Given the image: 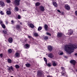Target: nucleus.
<instances>
[{
  "label": "nucleus",
  "instance_id": "nucleus-6",
  "mask_svg": "<svg viewBox=\"0 0 77 77\" xmlns=\"http://www.w3.org/2000/svg\"><path fill=\"white\" fill-rule=\"evenodd\" d=\"M65 8L67 10H69L70 9V7L68 5H66L65 6Z\"/></svg>",
  "mask_w": 77,
  "mask_h": 77
},
{
  "label": "nucleus",
  "instance_id": "nucleus-34",
  "mask_svg": "<svg viewBox=\"0 0 77 77\" xmlns=\"http://www.w3.org/2000/svg\"><path fill=\"white\" fill-rule=\"evenodd\" d=\"M8 63H11L12 62L11 60L10 59H8Z\"/></svg>",
  "mask_w": 77,
  "mask_h": 77
},
{
  "label": "nucleus",
  "instance_id": "nucleus-49",
  "mask_svg": "<svg viewBox=\"0 0 77 77\" xmlns=\"http://www.w3.org/2000/svg\"><path fill=\"white\" fill-rule=\"evenodd\" d=\"M75 56H77V53H75Z\"/></svg>",
  "mask_w": 77,
  "mask_h": 77
},
{
  "label": "nucleus",
  "instance_id": "nucleus-2",
  "mask_svg": "<svg viewBox=\"0 0 77 77\" xmlns=\"http://www.w3.org/2000/svg\"><path fill=\"white\" fill-rule=\"evenodd\" d=\"M52 65L53 66H57L58 63H57L55 61H52Z\"/></svg>",
  "mask_w": 77,
  "mask_h": 77
},
{
  "label": "nucleus",
  "instance_id": "nucleus-26",
  "mask_svg": "<svg viewBox=\"0 0 77 77\" xmlns=\"http://www.w3.org/2000/svg\"><path fill=\"white\" fill-rule=\"evenodd\" d=\"M1 26L3 28V29H5L6 26H5V25L3 24V23H2V24H1Z\"/></svg>",
  "mask_w": 77,
  "mask_h": 77
},
{
  "label": "nucleus",
  "instance_id": "nucleus-41",
  "mask_svg": "<svg viewBox=\"0 0 77 77\" xmlns=\"http://www.w3.org/2000/svg\"><path fill=\"white\" fill-rule=\"evenodd\" d=\"M17 17L18 19H20L21 18V16L20 15H18Z\"/></svg>",
  "mask_w": 77,
  "mask_h": 77
},
{
  "label": "nucleus",
  "instance_id": "nucleus-7",
  "mask_svg": "<svg viewBox=\"0 0 77 77\" xmlns=\"http://www.w3.org/2000/svg\"><path fill=\"white\" fill-rule=\"evenodd\" d=\"M48 57L49 58H53L54 57V55L51 53H50L48 54Z\"/></svg>",
  "mask_w": 77,
  "mask_h": 77
},
{
  "label": "nucleus",
  "instance_id": "nucleus-30",
  "mask_svg": "<svg viewBox=\"0 0 77 77\" xmlns=\"http://www.w3.org/2000/svg\"><path fill=\"white\" fill-rule=\"evenodd\" d=\"M15 10L16 11H18V7H15Z\"/></svg>",
  "mask_w": 77,
  "mask_h": 77
},
{
  "label": "nucleus",
  "instance_id": "nucleus-33",
  "mask_svg": "<svg viewBox=\"0 0 77 77\" xmlns=\"http://www.w3.org/2000/svg\"><path fill=\"white\" fill-rule=\"evenodd\" d=\"M48 36H45L44 37V39H45L46 40H47L48 39Z\"/></svg>",
  "mask_w": 77,
  "mask_h": 77
},
{
  "label": "nucleus",
  "instance_id": "nucleus-35",
  "mask_svg": "<svg viewBox=\"0 0 77 77\" xmlns=\"http://www.w3.org/2000/svg\"><path fill=\"white\" fill-rule=\"evenodd\" d=\"M47 66H51V63H48L47 64Z\"/></svg>",
  "mask_w": 77,
  "mask_h": 77
},
{
  "label": "nucleus",
  "instance_id": "nucleus-52",
  "mask_svg": "<svg viewBox=\"0 0 77 77\" xmlns=\"http://www.w3.org/2000/svg\"><path fill=\"white\" fill-rule=\"evenodd\" d=\"M22 11H26V10H24V9H23V10H22Z\"/></svg>",
  "mask_w": 77,
  "mask_h": 77
},
{
  "label": "nucleus",
  "instance_id": "nucleus-17",
  "mask_svg": "<svg viewBox=\"0 0 77 77\" xmlns=\"http://www.w3.org/2000/svg\"><path fill=\"white\" fill-rule=\"evenodd\" d=\"M62 35V34L61 33L58 32L57 34V36L58 37H61Z\"/></svg>",
  "mask_w": 77,
  "mask_h": 77
},
{
  "label": "nucleus",
  "instance_id": "nucleus-50",
  "mask_svg": "<svg viewBox=\"0 0 77 77\" xmlns=\"http://www.w3.org/2000/svg\"><path fill=\"white\" fill-rule=\"evenodd\" d=\"M56 1V0H52V2H55Z\"/></svg>",
  "mask_w": 77,
  "mask_h": 77
},
{
  "label": "nucleus",
  "instance_id": "nucleus-13",
  "mask_svg": "<svg viewBox=\"0 0 77 77\" xmlns=\"http://www.w3.org/2000/svg\"><path fill=\"white\" fill-rule=\"evenodd\" d=\"M40 9L41 11H44L45 9H44V8L42 6L40 7Z\"/></svg>",
  "mask_w": 77,
  "mask_h": 77
},
{
  "label": "nucleus",
  "instance_id": "nucleus-55",
  "mask_svg": "<svg viewBox=\"0 0 77 77\" xmlns=\"http://www.w3.org/2000/svg\"><path fill=\"white\" fill-rule=\"evenodd\" d=\"M34 1L35 0H34Z\"/></svg>",
  "mask_w": 77,
  "mask_h": 77
},
{
  "label": "nucleus",
  "instance_id": "nucleus-36",
  "mask_svg": "<svg viewBox=\"0 0 77 77\" xmlns=\"http://www.w3.org/2000/svg\"><path fill=\"white\" fill-rule=\"evenodd\" d=\"M61 69L63 71H65V68H64V67H61Z\"/></svg>",
  "mask_w": 77,
  "mask_h": 77
},
{
  "label": "nucleus",
  "instance_id": "nucleus-20",
  "mask_svg": "<svg viewBox=\"0 0 77 77\" xmlns=\"http://www.w3.org/2000/svg\"><path fill=\"white\" fill-rule=\"evenodd\" d=\"M16 28L17 30L20 29V26L18 25H17L16 26Z\"/></svg>",
  "mask_w": 77,
  "mask_h": 77
},
{
  "label": "nucleus",
  "instance_id": "nucleus-4",
  "mask_svg": "<svg viewBox=\"0 0 77 77\" xmlns=\"http://www.w3.org/2000/svg\"><path fill=\"white\" fill-rule=\"evenodd\" d=\"M68 33L69 35H71L73 33V31L71 29L69 30Z\"/></svg>",
  "mask_w": 77,
  "mask_h": 77
},
{
  "label": "nucleus",
  "instance_id": "nucleus-53",
  "mask_svg": "<svg viewBox=\"0 0 77 77\" xmlns=\"http://www.w3.org/2000/svg\"><path fill=\"white\" fill-rule=\"evenodd\" d=\"M63 14V13H62V14Z\"/></svg>",
  "mask_w": 77,
  "mask_h": 77
},
{
  "label": "nucleus",
  "instance_id": "nucleus-31",
  "mask_svg": "<svg viewBox=\"0 0 77 77\" xmlns=\"http://www.w3.org/2000/svg\"><path fill=\"white\" fill-rule=\"evenodd\" d=\"M34 36H38V33H34Z\"/></svg>",
  "mask_w": 77,
  "mask_h": 77
},
{
  "label": "nucleus",
  "instance_id": "nucleus-19",
  "mask_svg": "<svg viewBox=\"0 0 77 77\" xmlns=\"http://www.w3.org/2000/svg\"><path fill=\"white\" fill-rule=\"evenodd\" d=\"M48 28V26L47 25H45V30H47Z\"/></svg>",
  "mask_w": 77,
  "mask_h": 77
},
{
  "label": "nucleus",
  "instance_id": "nucleus-38",
  "mask_svg": "<svg viewBox=\"0 0 77 77\" xmlns=\"http://www.w3.org/2000/svg\"><path fill=\"white\" fill-rule=\"evenodd\" d=\"M6 2L7 3H11V0H6Z\"/></svg>",
  "mask_w": 77,
  "mask_h": 77
},
{
  "label": "nucleus",
  "instance_id": "nucleus-48",
  "mask_svg": "<svg viewBox=\"0 0 77 77\" xmlns=\"http://www.w3.org/2000/svg\"><path fill=\"white\" fill-rule=\"evenodd\" d=\"M28 37L29 38H31V36H28Z\"/></svg>",
  "mask_w": 77,
  "mask_h": 77
},
{
  "label": "nucleus",
  "instance_id": "nucleus-51",
  "mask_svg": "<svg viewBox=\"0 0 77 77\" xmlns=\"http://www.w3.org/2000/svg\"><path fill=\"white\" fill-rule=\"evenodd\" d=\"M20 24L21 25H22V24H23V23L22 22H20Z\"/></svg>",
  "mask_w": 77,
  "mask_h": 77
},
{
  "label": "nucleus",
  "instance_id": "nucleus-8",
  "mask_svg": "<svg viewBox=\"0 0 77 77\" xmlns=\"http://www.w3.org/2000/svg\"><path fill=\"white\" fill-rule=\"evenodd\" d=\"M18 52H19V51H17V52L15 54V56H16V57H19L20 55V54L18 53Z\"/></svg>",
  "mask_w": 77,
  "mask_h": 77
},
{
  "label": "nucleus",
  "instance_id": "nucleus-10",
  "mask_svg": "<svg viewBox=\"0 0 77 77\" xmlns=\"http://www.w3.org/2000/svg\"><path fill=\"white\" fill-rule=\"evenodd\" d=\"M70 63H72V64H73V65H75L76 63V61H75V60H71L70 62Z\"/></svg>",
  "mask_w": 77,
  "mask_h": 77
},
{
  "label": "nucleus",
  "instance_id": "nucleus-39",
  "mask_svg": "<svg viewBox=\"0 0 77 77\" xmlns=\"http://www.w3.org/2000/svg\"><path fill=\"white\" fill-rule=\"evenodd\" d=\"M0 24H1V25L3 24V21H2V20H0Z\"/></svg>",
  "mask_w": 77,
  "mask_h": 77
},
{
  "label": "nucleus",
  "instance_id": "nucleus-12",
  "mask_svg": "<svg viewBox=\"0 0 77 77\" xmlns=\"http://www.w3.org/2000/svg\"><path fill=\"white\" fill-rule=\"evenodd\" d=\"M29 44H25L24 45V48H29Z\"/></svg>",
  "mask_w": 77,
  "mask_h": 77
},
{
  "label": "nucleus",
  "instance_id": "nucleus-9",
  "mask_svg": "<svg viewBox=\"0 0 77 77\" xmlns=\"http://www.w3.org/2000/svg\"><path fill=\"white\" fill-rule=\"evenodd\" d=\"M28 26H29V27H31V28H34V25H33V24L32 23H29L28 24Z\"/></svg>",
  "mask_w": 77,
  "mask_h": 77
},
{
  "label": "nucleus",
  "instance_id": "nucleus-47",
  "mask_svg": "<svg viewBox=\"0 0 77 77\" xmlns=\"http://www.w3.org/2000/svg\"><path fill=\"white\" fill-rule=\"evenodd\" d=\"M57 11H58V12H59L60 13V12H60V10H57Z\"/></svg>",
  "mask_w": 77,
  "mask_h": 77
},
{
  "label": "nucleus",
  "instance_id": "nucleus-42",
  "mask_svg": "<svg viewBox=\"0 0 77 77\" xmlns=\"http://www.w3.org/2000/svg\"><path fill=\"white\" fill-rule=\"evenodd\" d=\"M0 56L1 57H3V54H0Z\"/></svg>",
  "mask_w": 77,
  "mask_h": 77
},
{
  "label": "nucleus",
  "instance_id": "nucleus-15",
  "mask_svg": "<svg viewBox=\"0 0 77 77\" xmlns=\"http://www.w3.org/2000/svg\"><path fill=\"white\" fill-rule=\"evenodd\" d=\"M0 5L1 6H4L5 5V2L3 1H0Z\"/></svg>",
  "mask_w": 77,
  "mask_h": 77
},
{
  "label": "nucleus",
  "instance_id": "nucleus-43",
  "mask_svg": "<svg viewBox=\"0 0 77 77\" xmlns=\"http://www.w3.org/2000/svg\"><path fill=\"white\" fill-rule=\"evenodd\" d=\"M40 74H41V72H38V75H40Z\"/></svg>",
  "mask_w": 77,
  "mask_h": 77
},
{
  "label": "nucleus",
  "instance_id": "nucleus-25",
  "mask_svg": "<svg viewBox=\"0 0 77 77\" xmlns=\"http://www.w3.org/2000/svg\"><path fill=\"white\" fill-rule=\"evenodd\" d=\"M39 5H40V3H39V2H38L36 3L35 4V6H39Z\"/></svg>",
  "mask_w": 77,
  "mask_h": 77
},
{
  "label": "nucleus",
  "instance_id": "nucleus-37",
  "mask_svg": "<svg viewBox=\"0 0 77 77\" xmlns=\"http://www.w3.org/2000/svg\"><path fill=\"white\" fill-rule=\"evenodd\" d=\"M0 14H1V15H4V12H3V11H1L0 12Z\"/></svg>",
  "mask_w": 77,
  "mask_h": 77
},
{
  "label": "nucleus",
  "instance_id": "nucleus-16",
  "mask_svg": "<svg viewBox=\"0 0 77 77\" xmlns=\"http://www.w3.org/2000/svg\"><path fill=\"white\" fill-rule=\"evenodd\" d=\"M53 5L55 7H57L58 6L57 3L55 2H54V1L53 2Z\"/></svg>",
  "mask_w": 77,
  "mask_h": 77
},
{
  "label": "nucleus",
  "instance_id": "nucleus-18",
  "mask_svg": "<svg viewBox=\"0 0 77 77\" xmlns=\"http://www.w3.org/2000/svg\"><path fill=\"white\" fill-rule=\"evenodd\" d=\"M7 31H8L7 29H4L2 32L5 34H6V33H7Z\"/></svg>",
  "mask_w": 77,
  "mask_h": 77
},
{
  "label": "nucleus",
  "instance_id": "nucleus-21",
  "mask_svg": "<svg viewBox=\"0 0 77 77\" xmlns=\"http://www.w3.org/2000/svg\"><path fill=\"white\" fill-rule=\"evenodd\" d=\"M7 15H11V12L10 11H7Z\"/></svg>",
  "mask_w": 77,
  "mask_h": 77
},
{
  "label": "nucleus",
  "instance_id": "nucleus-1",
  "mask_svg": "<svg viewBox=\"0 0 77 77\" xmlns=\"http://www.w3.org/2000/svg\"><path fill=\"white\" fill-rule=\"evenodd\" d=\"M77 45L76 44H73L70 45H66L64 46V50L68 53L71 54V53L73 52L74 48H77Z\"/></svg>",
  "mask_w": 77,
  "mask_h": 77
},
{
  "label": "nucleus",
  "instance_id": "nucleus-22",
  "mask_svg": "<svg viewBox=\"0 0 77 77\" xmlns=\"http://www.w3.org/2000/svg\"><path fill=\"white\" fill-rule=\"evenodd\" d=\"M58 53L59 55H62L63 54V53L62 51H60Z\"/></svg>",
  "mask_w": 77,
  "mask_h": 77
},
{
  "label": "nucleus",
  "instance_id": "nucleus-28",
  "mask_svg": "<svg viewBox=\"0 0 77 77\" xmlns=\"http://www.w3.org/2000/svg\"><path fill=\"white\" fill-rule=\"evenodd\" d=\"M26 66L27 67H29L30 66V64L27 63L26 64Z\"/></svg>",
  "mask_w": 77,
  "mask_h": 77
},
{
  "label": "nucleus",
  "instance_id": "nucleus-14",
  "mask_svg": "<svg viewBox=\"0 0 77 77\" xmlns=\"http://www.w3.org/2000/svg\"><path fill=\"white\" fill-rule=\"evenodd\" d=\"M8 41L9 42H10V43H12V41H13L12 38H9L8 39Z\"/></svg>",
  "mask_w": 77,
  "mask_h": 77
},
{
  "label": "nucleus",
  "instance_id": "nucleus-44",
  "mask_svg": "<svg viewBox=\"0 0 77 77\" xmlns=\"http://www.w3.org/2000/svg\"><path fill=\"white\" fill-rule=\"evenodd\" d=\"M61 74L63 75H64V74H65V73H63V72H62Z\"/></svg>",
  "mask_w": 77,
  "mask_h": 77
},
{
  "label": "nucleus",
  "instance_id": "nucleus-3",
  "mask_svg": "<svg viewBox=\"0 0 77 77\" xmlns=\"http://www.w3.org/2000/svg\"><path fill=\"white\" fill-rule=\"evenodd\" d=\"M20 0H15L14 1V3L17 6H18L19 5H20Z\"/></svg>",
  "mask_w": 77,
  "mask_h": 77
},
{
  "label": "nucleus",
  "instance_id": "nucleus-27",
  "mask_svg": "<svg viewBox=\"0 0 77 77\" xmlns=\"http://www.w3.org/2000/svg\"><path fill=\"white\" fill-rule=\"evenodd\" d=\"M44 60L45 62H46V65H47V59L45 58H44Z\"/></svg>",
  "mask_w": 77,
  "mask_h": 77
},
{
  "label": "nucleus",
  "instance_id": "nucleus-54",
  "mask_svg": "<svg viewBox=\"0 0 77 77\" xmlns=\"http://www.w3.org/2000/svg\"><path fill=\"white\" fill-rule=\"evenodd\" d=\"M8 24V22H7V24Z\"/></svg>",
  "mask_w": 77,
  "mask_h": 77
},
{
  "label": "nucleus",
  "instance_id": "nucleus-45",
  "mask_svg": "<svg viewBox=\"0 0 77 77\" xmlns=\"http://www.w3.org/2000/svg\"><path fill=\"white\" fill-rule=\"evenodd\" d=\"M47 77H53V76L50 75H48L47 76Z\"/></svg>",
  "mask_w": 77,
  "mask_h": 77
},
{
  "label": "nucleus",
  "instance_id": "nucleus-29",
  "mask_svg": "<svg viewBox=\"0 0 77 77\" xmlns=\"http://www.w3.org/2000/svg\"><path fill=\"white\" fill-rule=\"evenodd\" d=\"M8 52L9 53H12V50L11 49H9L8 50Z\"/></svg>",
  "mask_w": 77,
  "mask_h": 77
},
{
  "label": "nucleus",
  "instance_id": "nucleus-32",
  "mask_svg": "<svg viewBox=\"0 0 77 77\" xmlns=\"http://www.w3.org/2000/svg\"><path fill=\"white\" fill-rule=\"evenodd\" d=\"M11 24H14L15 22H14V20H11Z\"/></svg>",
  "mask_w": 77,
  "mask_h": 77
},
{
  "label": "nucleus",
  "instance_id": "nucleus-40",
  "mask_svg": "<svg viewBox=\"0 0 77 77\" xmlns=\"http://www.w3.org/2000/svg\"><path fill=\"white\" fill-rule=\"evenodd\" d=\"M46 34H47V35H48L49 36H51V34L49 32H47Z\"/></svg>",
  "mask_w": 77,
  "mask_h": 77
},
{
  "label": "nucleus",
  "instance_id": "nucleus-23",
  "mask_svg": "<svg viewBox=\"0 0 77 77\" xmlns=\"http://www.w3.org/2000/svg\"><path fill=\"white\" fill-rule=\"evenodd\" d=\"M42 29V27L41 26H39L38 29V31H40V30H41Z\"/></svg>",
  "mask_w": 77,
  "mask_h": 77
},
{
  "label": "nucleus",
  "instance_id": "nucleus-24",
  "mask_svg": "<svg viewBox=\"0 0 77 77\" xmlns=\"http://www.w3.org/2000/svg\"><path fill=\"white\" fill-rule=\"evenodd\" d=\"M15 67L17 69H18V68H19L20 66L19 65H16L15 66Z\"/></svg>",
  "mask_w": 77,
  "mask_h": 77
},
{
  "label": "nucleus",
  "instance_id": "nucleus-11",
  "mask_svg": "<svg viewBox=\"0 0 77 77\" xmlns=\"http://www.w3.org/2000/svg\"><path fill=\"white\" fill-rule=\"evenodd\" d=\"M48 50L50 51H52V49H53V48H52V47L51 46H48Z\"/></svg>",
  "mask_w": 77,
  "mask_h": 77
},
{
  "label": "nucleus",
  "instance_id": "nucleus-5",
  "mask_svg": "<svg viewBox=\"0 0 77 77\" xmlns=\"http://www.w3.org/2000/svg\"><path fill=\"white\" fill-rule=\"evenodd\" d=\"M8 71H9L11 72V70L13 71H14V68L12 66H11L10 67L8 66Z\"/></svg>",
  "mask_w": 77,
  "mask_h": 77
},
{
  "label": "nucleus",
  "instance_id": "nucleus-46",
  "mask_svg": "<svg viewBox=\"0 0 77 77\" xmlns=\"http://www.w3.org/2000/svg\"><path fill=\"white\" fill-rule=\"evenodd\" d=\"M75 12L76 15H77V11H76Z\"/></svg>",
  "mask_w": 77,
  "mask_h": 77
}]
</instances>
